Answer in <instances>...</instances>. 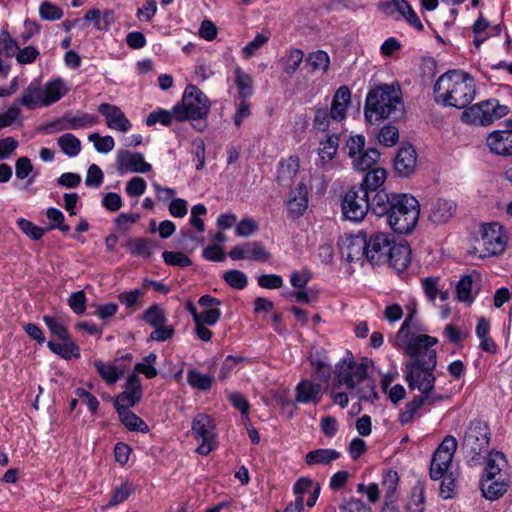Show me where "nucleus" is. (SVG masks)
Listing matches in <instances>:
<instances>
[{"mask_svg":"<svg viewBox=\"0 0 512 512\" xmlns=\"http://www.w3.org/2000/svg\"><path fill=\"white\" fill-rule=\"evenodd\" d=\"M63 10L58 5L44 1L39 6V15L42 20L45 21H56L60 20L63 17Z\"/></svg>","mask_w":512,"mask_h":512,"instance_id":"nucleus-57","label":"nucleus"},{"mask_svg":"<svg viewBox=\"0 0 512 512\" xmlns=\"http://www.w3.org/2000/svg\"><path fill=\"white\" fill-rule=\"evenodd\" d=\"M365 145L366 138L363 134L350 135L347 138L342 150L348 158L352 159L355 158L361 151H363Z\"/></svg>","mask_w":512,"mask_h":512,"instance_id":"nucleus-51","label":"nucleus"},{"mask_svg":"<svg viewBox=\"0 0 512 512\" xmlns=\"http://www.w3.org/2000/svg\"><path fill=\"white\" fill-rule=\"evenodd\" d=\"M227 399L235 409L240 411L243 418L248 419L250 403L243 394L237 391L231 392L228 394Z\"/></svg>","mask_w":512,"mask_h":512,"instance_id":"nucleus-62","label":"nucleus"},{"mask_svg":"<svg viewBox=\"0 0 512 512\" xmlns=\"http://www.w3.org/2000/svg\"><path fill=\"white\" fill-rule=\"evenodd\" d=\"M339 135L338 134H328L325 140H322L319 144L318 155L319 161L322 166L328 164L332 161L339 149Z\"/></svg>","mask_w":512,"mask_h":512,"instance_id":"nucleus-34","label":"nucleus"},{"mask_svg":"<svg viewBox=\"0 0 512 512\" xmlns=\"http://www.w3.org/2000/svg\"><path fill=\"white\" fill-rule=\"evenodd\" d=\"M118 170L121 173H148L152 170L151 164L145 161L143 154L121 151L117 157Z\"/></svg>","mask_w":512,"mask_h":512,"instance_id":"nucleus-17","label":"nucleus"},{"mask_svg":"<svg viewBox=\"0 0 512 512\" xmlns=\"http://www.w3.org/2000/svg\"><path fill=\"white\" fill-rule=\"evenodd\" d=\"M387 179V171L382 167H375L367 170L357 188H363L367 191L368 196L373 197L376 193L386 190L382 188Z\"/></svg>","mask_w":512,"mask_h":512,"instance_id":"nucleus-22","label":"nucleus"},{"mask_svg":"<svg viewBox=\"0 0 512 512\" xmlns=\"http://www.w3.org/2000/svg\"><path fill=\"white\" fill-rule=\"evenodd\" d=\"M304 59V52L301 49L298 48H292L290 49L287 61L284 66V73L288 76H292L296 73V71L299 69L301 63Z\"/></svg>","mask_w":512,"mask_h":512,"instance_id":"nucleus-58","label":"nucleus"},{"mask_svg":"<svg viewBox=\"0 0 512 512\" xmlns=\"http://www.w3.org/2000/svg\"><path fill=\"white\" fill-rule=\"evenodd\" d=\"M98 112L105 117L107 127L112 130L126 133L132 128L130 120L120 107L114 104L101 103L98 106Z\"/></svg>","mask_w":512,"mask_h":512,"instance_id":"nucleus-14","label":"nucleus"},{"mask_svg":"<svg viewBox=\"0 0 512 512\" xmlns=\"http://www.w3.org/2000/svg\"><path fill=\"white\" fill-rule=\"evenodd\" d=\"M456 207L454 201L438 198L431 205L429 219L436 224L446 223L455 214Z\"/></svg>","mask_w":512,"mask_h":512,"instance_id":"nucleus-24","label":"nucleus"},{"mask_svg":"<svg viewBox=\"0 0 512 512\" xmlns=\"http://www.w3.org/2000/svg\"><path fill=\"white\" fill-rule=\"evenodd\" d=\"M323 391L320 383L309 379H302L295 387V402L300 404H314L321 402Z\"/></svg>","mask_w":512,"mask_h":512,"instance_id":"nucleus-18","label":"nucleus"},{"mask_svg":"<svg viewBox=\"0 0 512 512\" xmlns=\"http://www.w3.org/2000/svg\"><path fill=\"white\" fill-rule=\"evenodd\" d=\"M126 246L132 256L148 259L153 255L154 250L160 247V244L150 238L137 237L130 239Z\"/></svg>","mask_w":512,"mask_h":512,"instance_id":"nucleus-27","label":"nucleus"},{"mask_svg":"<svg viewBox=\"0 0 512 512\" xmlns=\"http://www.w3.org/2000/svg\"><path fill=\"white\" fill-rule=\"evenodd\" d=\"M250 363L251 361L247 357L239 355H228L221 364L218 379L223 381L230 377L234 370H239L237 367L239 364L249 365Z\"/></svg>","mask_w":512,"mask_h":512,"instance_id":"nucleus-44","label":"nucleus"},{"mask_svg":"<svg viewBox=\"0 0 512 512\" xmlns=\"http://www.w3.org/2000/svg\"><path fill=\"white\" fill-rule=\"evenodd\" d=\"M300 163L297 156H290L286 160H281L278 168V180H291L299 171Z\"/></svg>","mask_w":512,"mask_h":512,"instance_id":"nucleus-48","label":"nucleus"},{"mask_svg":"<svg viewBox=\"0 0 512 512\" xmlns=\"http://www.w3.org/2000/svg\"><path fill=\"white\" fill-rule=\"evenodd\" d=\"M235 83L242 99H247L253 94L252 78L240 68L235 70Z\"/></svg>","mask_w":512,"mask_h":512,"instance_id":"nucleus-54","label":"nucleus"},{"mask_svg":"<svg viewBox=\"0 0 512 512\" xmlns=\"http://www.w3.org/2000/svg\"><path fill=\"white\" fill-rule=\"evenodd\" d=\"M484 459L486 460V464L481 477H496L507 464L505 455L496 450L489 451L487 457L483 456V460Z\"/></svg>","mask_w":512,"mask_h":512,"instance_id":"nucleus-37","label":"nucleus"},{"mask_svg":"<svg viewBox=\"0 0 512 512\" xmlns=\"http://www.w3.org/2000/svg\"><path fill=\"white\" fill-rule=\"evenodd\" d=\"M88 140L93 142L96 151L102 154L111 152L115 147L114 138L110 135L101 136L98 133H92L88 136Z\"/></svg>","mask_w":512,"mask_h":512,"instance_id":"nucleus-55","label":"nucleus"},{"mask_svg":"<svg viewBox=\"0 0 512 512\" xmlns=\"http://www.w3.org/2000/svg\"><path fill=\"white\" fill-rule=\"evenodd\" d=\"M305 63L311 68V71L326 73L330 67V57L324 50H317L308 54Z\"/></svg>","mask_w":512,"mask_h":512,"instance_id":"nucleus-42","label":"nucleus"},{"mask_svg":"<svg viewBox=\"0 0 512 512\" xmlns=\"http://www.w3.org/2000/svg\"><path fill=\"white\" fill-rule=\"evenodd\" d=\"M142 397L143 387L141 379L136 373H131L126 379L124 390L116 396L113 406L115 410L117 407L119 409L133 408L141 402Z\"/></svg>","mask_w":512,"mask_h":512,"instance_id":"nucleus-11","label":"nucleus"},{"mask_svg":"<svg viewBox=\"0 0 512 512\" xmlns=\"http://www.w3.org/2000/svg\"><path fill=\"white\" fill-rule=\"evenodd\" d=\"M330 119H332L331 110L325 107H317L313 120V126L318 131H327L330 126Z\"/></svg>","mask_w":512,"mask_h":512,"instance_id":"nucleus-64","label":"nucleus"},{"mask_svg":"<svg viewBox=\"0 0 512 512\" xmlns=\"http://www.w3.org/2000/svg\"><path fill=\"white\" fill-rule=\"evenodd\" d=\"M68 92L62 78H56L45 83L42 89L41 106L49 107L61 100Z\"/></svg>","mask_w":512,"mask_h":512,"instance_id":"nucleus-23","label":"nucleus"},{"mask_svg":"<svg viewBox=\"0 0 512 512\" xmlns=\"http://www.w3.org/2000/svg\"><path fill=\"white\" fill-rule=\"evenodd\" d=\"M187 383L193 389L199 391H209L215 383V377L212 374H203L195 368L187 371Z\"/></svg>","mask_w":512,"mask_h":512,"instance_id":"nucleus-39","label":"nucleus"},{"mask_svg":"<svg viewBox=\"0 0 512 512\" xmlns=\"http://www.w3.org/2000/svg\"><path fill=\"white\" fill-rule=\"evenodd\" d=\"M437 343L436 337L426 334L417 335L407 342L405 353L412 360L405 364L403 373L410 390L417 389L421 394L428 396L434 390L437 352L431 347Z\"/></svg>","mask_w":512,"mask_h":512,"instance_id":"nucleus-1","label":"nucleus"},{"mask_svg":"<svg viewBox=\"0 0 512 512\" xmlns=\"http://www.w3.org/2000/svg\"><path fill=\"white\" fill-rule=\"evenodd\" d=\"M68 306L76 315H83L87 309V297L83 290L71 293Z\"/></svg>","mask_w":512,"mask_h":512,"instance_id":"nucleus-61","label":"nucleus"},{"mask_svg":"<svg viewBox=\"0 0 512 512\" xmlns=\"http://www.w3.org/2000/svg\"><path fill=\"white\" fill-rule=\"evenodd\" d=\"M136 492V485L129 480L122 481L120 485L113 487L108 503L103 507L108 509L117 506L129 499Z\"/></svg>","mask_w":512,"mask_h":512,"instance_id":"nucleus-36","label":"nucleus"},{"mask_svg":"<svg viewBox=\"0 0 512 512\" xmlns=\"http://www.w3.org/2000/svg\"><path fill=\"white\" fill-rule=\"evenodd\" d=\"M313 275L310 269L304 267L301 270H294L290 274V284L296 290L305 289L312 280Z\"/></svg>","mask_w":512,"mask_h":512,"instance_id":"nucleus-59","label":"nucleus"},{"mask_svg":"<svg viewBox=\"0 0 512 512\" xmlns=\"http://www.w3.org/2000/svg\"><path fill=\"white\" fill-rule=\"evenodd\" d=\"M222 278L229 287L236 290H243L248 285V277L241 270L231 269L225 271Z\"/></svg>","mask_w":512,"mask_h":512,"instance_id":"nucleus-52","label":"nucleus"},{"mask_svg":"<svg viewBox=\"0 0 512 512\" xmlns=\"http://www.w3.org/2000/svg\"><path fill=\"white\" fill-rule=\"evenodd\" d=\"M61 342L62 343L60 344L50 340L47 343V347L52 353L59 355L61 358L65 360H70L71 358H80V347L72 339L71 335L68 337L67 340H62Z\"/></svg>","mask_w":512,"mask_h":512,"instance_id":"nucleus-29","label":"nucleus"},{"mask_svg":"<svg viewBox=\"0 0 512 512\" xmlns=\"http://www.w3.org/2000/svg\"><path fill=\"white\" fill-rule=\"evenodd\" d=\"M389 251L385 257V264L390 265L397 272H402L407 269L411 261V249L406 241L395 243L392 240Z\"/></svg>","mask_w":512,"mask_h":512,"instance_id":"nucleus-16","label":"nucleus"},{"mask_svg":"<svg viewBox=\"0 0 512 512\" xmlns=\"http://www.w3.org/2000/svg\"><path fill=\"white\" fill-rule=\"evenodd\" d=\"M404 114L405 106L400 88L380 84L368 91L364 104V117L367 123L380 125L385 120L396 122L402 119Z\"/></svg>","mask_w":512,"mask_h":512,"instance_id":"nucleus-4","label":"nucleus"},{"mask_svg":"<svg viewBox=\"0 0 512 512\" xmlns=\"http://www.w3.org/2000/svg\"><path fill=\"white\" fill-rule=\"evenodd\" d=\"M457 440L452 435H447L444 437L442 442L436 448L432 455V459L436 462H440L441 464L451 465L454 453L457 449Z\"/></svg>","mask_w":512,"mask_h":512,"instance_id":"nucleus-30","label":"nucleus"},{"mask_svg":"<svg viewBox=\"0 0 512 512\" xmlns=\"http://www.w3.org/2000/svg\"><path fill=\"white\" fill-rule=\"evenodd\" d=\"M480 489L486 499L495 500L506 493L507 484L497 480L496 477H481Z\"/></svg>","mask_w":512,"mask_h":512,"instance_id":"nucleus-35","label":"nucleus"},{"mask_svg":"<svg viewBox=\"0 0 512 512\" xmlns=\"http://www.w3.org/2000/svg\"><path fill=\"white\" fill-rule=\"evenodd\" d=\"M46 216L49 220L48 230H59L62 233H68L71 230L70 225L65 223V215L58 208H48Z\"/></svg>","mask_w":512,"mask_h":512,"instance_id":"nucleus-49","label":"nucleus"},{"mask_svg":"<svg viewBox=\"0 0 512 512\" xmlns=\"http://www.w3.org/2000/svg\"><path fill=\"white\" fill-rule=\"evenodd\" d=\"M211 109L207 95L196 85L188 84L183 92L182 101L174 105L178 122L206 121Z\"/></svg>","mask_w":512,"mask_h":512,"instance_id":"nucleus-5","label":"nucleus"},{"mask_svg":"<svg viewBox=\"0 0 512 512\" xmlns=\"http://www.w3.org/2000/svg\"><path fill=\"white\" fill-rule=\"evenodd\" d=\"M351 101V91L348 86L339 87L332 98L331 113L332 120L342 121L346 118V110Z\"/></svg>","mask_w":512,"mask_h":512,"instance_id":"nucleus-25","label":"nucleus"},{"mask_svg":"<svg viewBox=\"0 0 512 512\" xmlns=\"http://www.w3.org/2000/svg\"><path fill=\"white\" fill-rule=\"evenodd\" d=\"M192 433L194 439L200 441L196 452L207 456L215 448L216 426L213 418L207 414H197L192 421Z\"/></svg>","mask_w":512,"mask_h":512,"instance_id":"nucleus-10","label":"nucleus"},{"mask_svg":"<svg viewBox=\"0 0 512 512\" xmlns=\"http://www.w3.org/2000/svg\"><path fill=\"white\" fill-rule=\"evenodd\" d=\"M18 229L25 234L28 238L34 241L40 240L44 234L45 229L37 226L32 221L25 219V218H19L16 221Z\"/></svg>","mask_w":512,"mask_h":512,"instance_id":"nucleus-53","label":"nucleus"},{"mask_svg":"<svg viewBox=\"0 0 512 512\" xmlns=\"http://www.w3.org/2000/svg\"><path fill=\"white\" fill-rule=\"evenodd\" d=\"M58 146L68 157H76L81 152V141L72 133H65L58 138Z\"/></svg>","mask_w":512,"mask_h":512,"instance_id":"nucleus-46","label":"nucleus"},{"mask_svg":"<svg viewBox=\"0 0 512 512\" xmlns=\"http://www.w3.org/2000/svg\"><path fill=\"white\" fill-rule=\"evenodd\" d=\"M373 215L385 217L387 225L397 234H409L416 227L420 204L408 193L382 190L372 197Z\"/></svg>","mask_w":512,"mask_h":512,"instance_id":"nucleus-2","label":"nucleus"},{"mask_svg":"<svg viewBox=\"0 0 512 512\" xmlns=\"http://www.w3.org/2000/svg\"><path fill=\"white\" fill-rule=\"evenodd\" d=\"M476 95V82L468 72L449 70L433 87L434 101L444 107L467 109Z\"/></svg>","mask_w":512,"mask_h":512,"instance_id":"nucleus-3","label":"nucleus"},{"mask_svg":"<svg viewBox=\"0 0 512 512\" xmlns=\"http://www.w3.org/2000/svg\"><path fill=\"white\" fill-rule=\"evenodd\" d=\"M416 165L417 153L415 148L411 144L400 147L393 159L395 174L400 177H409L415 171Z\"/></svg>","mask_w":512,"mask_h":512,"instance_id":"nucleus-15","label":"nucleus"},{"mask_svg":"<svg viewBox=\"0 0 512 512\" xmlns=\"http://www.w3.org/2000/svg\"><path fill=\"white\" fill-rule=\"evenodd\" d=\"M373 366V360L368 357H363L359 363L354 361L352 370V379L357 384L363 382L368 377V369Z\"/></svg>","mask_w":512,"mask_h":512,"instance_id":"nucleus-60","label":"nucleus"},{"mask_svg":"<svg viewBox=\"0 0 512 512\" xmlns=\"http://www.w3.org/2000/svg\"><path fill=\"white\" fill-rule=\"evenodd\" d=\"M119 421L130 432L148 433L150 428L148 424L130 408L116 409Z\"/></svg>","mask_w":512,"mask_h":512,"instance_id":"nucleus-28","label":"nucleus"},{"mask_svg":"<svg viewBox=\"0 0 512 512\" xmlns=\"http://www.w3.org/2000/svg\"><path fill=\"white\" fill-rule=\"evenodd\" d=\"M392 240V237L384 232L372 233L368 239L366 238V235L352 237L349 243L351 251L348 253V259L353 261V253L355 252V254H358L362 251V254L365 255L366 259L371 264H385V257L389 252L387 250L390 247Z\"/></svg>","mask_w":512,"mask_h":512,"instance_id":"nucleus-6","label":"nucleus"},{"mask_svg":"<svg viewBox=\"0 0 512 512\" xmlns=\"http://www.w3.org/2000/svg\"><path fill=\"white\" fill-rule=\"evenodd\" d=\"M340 452L331 448H319L309 451L305 455V463L308 466L329 465L340 457Z\"/></svg>","mask_w":512,"mask_h":512,"instance_id":"nucleus-33","label":"nucleus"},{"mask_svg":"<svg viewBox=\"0 0 512 512\" xmlns=\"http://www.w3.org/2000/svg\"><path fill=\"white\" fill-rule=\"evenodd\" d=\"M372 197L363 188L351 186L342 199V216L350 221L359 222L370 212L373 214Z\"/></svg>","mask_w":512,"mask_h":512,"instance_id":"nucleus-8","label":"nucleus"},{"mask_svg":"<svg viewBox=\"0 0 512 512\" xmlns=\"http://www.w3.org/2000/svg\"><path fill=\"white\" fill-rule=\"evenodd\" d=\"M493 99L482 101L470 106L462 112L461 120L468 124H479L487 126L494 121L493 117Z\"/></svg>","mask_w":512,"mask_h":512,"instance_id":"nucleus-13","label":"nucleus"},{"mask_svg":"<svg viewBox=\"0 0 512 512\" xmlns=\"http://www.w3.org/2000/svg\"><path fill=\"white\" fill-rule=\"evenodd\" d=\"M41 83L38 79H33L30 84L24 89L21 97H18V103L29 110H33L38 104L41 105L42 99Z\"/></svg>","mask_w":512,"mask_h":512,"instance_id":"nucleus-31","label":"nucleus"},{"mask_svg":"<svg viewBox=\"0 0 512 512\" xmlns=\"http://www.w3.org/2000/svg\"><path fill=\"white\" fill-rule=\"evenodd\" d=\"M310 365L313 367L314 376L324 384H328L331 374L332 366L329 357L323 351H316L309 357Z\"/></svg>","mask_w":512,"mask_h":512,"instance_id":"nucleus-26","label":"nucleus"},{"mask_svg":"<svg viewBox=\"0 0 512 512\" xmlns=\"http://www.w3.org/2000/svg\"><path fill=\"white\" fill-rule=\"evenodd\" d=\"M162 258L169 266L186 268L192 265V260L183 252L164 251Z\"/></svg>","mask_w":512,"mask_h":512,"instance_id":"nucleus-56","label":"nucleus"},{"mask_svg":"<svg viewBox=\"0 0 512 512\" xmlns=\"http://www.w3.org/2000/svg\"><path fill=\"white\" fill-rule=\"evenodd\" d=\"M481 238L478 240V248L481 258L497 256L504 252L506 237L502 232V226L497 223L484 224L480 230Z\"/></svg>","mask_w":512,"mask_h":512,"instance_id":"nucleus-9","label":"nucleus"},{"mask_svg":"<svg viewBox=\"0 0 512 512\" xmlns=\"http://www.w3.org/2000/svg\"><path fill=\"white\" fill-rule=\"evenodd\" d=\"M490 151L503 157L512 156V129L495 130L486 139Z\"/></svg>","mask_w":512,"mask_h":512,"instance_id":"nucleus-19","label":"nucleus"},{"mask_svg":"<svg viewBox=\"0 0 512 512\" xmlns=\"http://www.w3.org/2000/svg\"><path fill=\"white\" fill-rule=\"evenodd\" d=\"M93 365L103 381L107 384H115L122 376L123 370L117 368L113 364L104 363L102 360H95Z\"/></svg>","mask_w":512,"mask_h":512,"instance_id":"nucleus-41","label":"nucleus"},{"mask_svg":"<svg viewBox=\"0 0 512 512\" xmlns=\"http://www.w3.org/2000/svg\"><path fill=\"white\" fill-rule=\"evenodd\" d=\"M400 476L396 470L385 469L382 473L381 485L385 490L384 499L390 502H397L398 493L397 488L399 485Z\"/></svg>","mask_w":512,"mask_h":512,"instance_id":"nucleus-38","label":"nucleus"},{"mask_svg":"<svg viewBox=\"0 0 512 512\" xmlns=\"http://www.w3.org/2000/svg\"><path fill=\"white\" fill-rule=\"evenodd\" d=\"M378 141L386 146L390 147L395 145L399 140V132L398 129L393 125H384L378 133Z\"/></svg>","mask_w":512,"mask_h":512,"instance_id":"nucleus-63","label":"nucleus"},{"mask_svg":"<svg viewBox=\"0 0 512 512\" xmlns=\"http://www.w3.org/2000/svg\"><path fill=\"white\" fill-rule=\"evenodd\" d=\"M425 504V491L424 487L418 483L410 492L409 500L407 503V510L410 512H424Z\"/></svg>","mask_w":512,"mask_h":512,"instance_id":"nucleus-50","label":"nucleus"},{"mask_svg":"<svg viewBox=\"0 0 512 512\" xmlns=\"http://www.w3.org/2000/svg\"><path fill=\"white\" fill-rule=\"evenodd\" d=\"M66 130H78L92 127L98 123L96 115L83 112L81 115H72L69 112L64 114Z\"/></svg>","mask_w":512,"mask_h":512,"instance_id":"nucleus-40","label":"nucleus"},{"mask_svg":"<svg viewBox=\"0 0 512 512\" xmlns=\"http://www.w3.org/2000/svg\"><path fill=\"white\" fill-rule=\"evenodd\" d=\"M141 319L151 327L167 323L165 311L159 304L148 307L141 315Z\"/></svg>","mask_w":512,"mask_h":512,"instance_id":"nucleus-47","label":"nucleus"},{"mask_svg":"<svg viewBox=\"0 0 512 512\" xmlns=\"http://www.w3.org/2000/svg\"><path fill=\"white\" fill-rule=\"evenodd\" d=\"M174 119L177 121V115L175 114L174 106L172 107L171 111L163 108H157L156 110L149 113V115L146 117L145 124L147 126H153L156 123H160L163 126L169 127Z\"/></svg>","mask_w":512,"mask_h":512,"instance_id":"nucleus-45","label":"nucleus"},{"mask_svg":"<svg viewBox=\"0 0 512 512\" xmlns=\"http://www.w3.org/2000/svg\"><path fill=\"white\" fill-rule=\"evenodd\" d=\"M308 191L303 183L292 190L287 201L288 218L296 220L303 216L308 208Z\"/></svg>","mask_w":512,"mask_h":512,"instance_id":"nucleus-20","label":"nucleus"},{"mask_svg":"<svg viewBox=\"0 0 512 512\" xmlns=\"http://www.w3.org/2000/svg\"><path fill=\"white\" fill-rule=\"evenodd\" d=\"M380 152L373 147L364 148L355 158H352V167L356 171L365 172L373 168L380 159Z\"/></svg>","mask_w":512,"mask_h":512,"instance_id":"nucleus-32","label":"nucleus"},{"mask_svg":"<svg viewBox=\"0 0 512 512\" xmlns=\"http://www.w3.org/2000/svg\"><path fill=\"white\" fill-rule=\"evenodd\" d=\"M481 290V275L476 270L463 275L456 285V297L460 302L471 305Z\"/></svg>","mask_w":512,"mask_h":512,"instance_id":"nucleus-12","label":"nucleus"},{"mask_svg":"<svg viewBox=\"0 0 512 512\" xmlns=\"http://www.w3.org/2000/svg\"><path fill=\"white\" fill-rule=\"evenodd\" d=\"M489 425L480 419H474L467 427L463 439V449L469 456V464L480 465L483 462V453L487 451L490 443Z\"/></svg>","mask_w":512,"mask_h":512,"instance_id":"nucleus-7","label":"nucleus"},{"mask_svg":"<svg viewBox=\"0 0 512 512\" xmlns=\"http://www.w3.org/2000/svg\"><path fill=\"white\" fill-rule=\"evenodd\" d=\"M354 357L351 351H346V357L341 358L335 365L334 380L337 386H346L349 390L355 389V381L352 379Z\"/></svg>","mask_w":512,"mask_h":512,"instance_id":"nucleus-21","label":"nucleus"},{"mask_svg":"<svg viewBox=\"0 0 512 512\" xmlns=\"http://www.w3.org/2000/svg\"><path fill=\"white\" fill-rule=\"evenodd\" d=\"M42 320L52 336L56 337L59 341L67 340L70 332L61 319L52 315L45 314Z\"/></svg>","mask_w":512,"mask_h":512,"instance_id":"nucleus-43","label":"nucleus"}]
</instances>
